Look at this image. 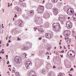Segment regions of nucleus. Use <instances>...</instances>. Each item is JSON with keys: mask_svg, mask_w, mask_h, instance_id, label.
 Returning <instances> with one entry per match:
<instances>
[{"mask_svg": "<svg viewBox=\"0 0 76 76\" xmlns=\"http://www.w3.org/2000/svg\"><path fill=\"white\" fill-rule=\"evenodd\" d=\"M15 76H20V75H19V73L18 72H16L15 73Z\"/></svg>", "mask_w": 76, "mask_h": 76, "instance_id": "obj_21", "label": "nucleus"}, {"mask_svg": "<svg viewBox=\"0 0 76 76\" xmlns=\"http://www.w3.org/2000/svg\"><path fill=\"white\" fill-rule=\"evenodd\" d=\"M41 37H40L38 39H39V40H41Z\"/></svg>", "mask_w": 76, "mask_h": 76, "instance_id": "obj_34", "label": "nucleus"}, {"mask_svg": "<svg viewBox=\"0 0 76 76\" xmlns=\"http://www.w3.org/2000/svg\"><path fill=\"white\" fill-rule=\"evenodd\" d=\"M3 30H2V32H1V33H3Z\"/></svg>", "mask_w": 76, "mask_h": 76, "instance_id": "obj_49", "label": "nucleus"}, {"mask_svg": "<svg viewBox=\"0 0 76 76\" xmlns=\"http://www.w3.org/2000/svg\"><path fill=\"white\" fill-rule=\"evenodd\" d=\"M7 47H8L9 46V44H8V43L7 44Z\"/></svg>", "mask_w": 76, "mask_h": 76, "instance_id": "obj_40", "label": "nucleus"}, {"mask_svg": "<svg viewBox=\"0 0 76 76\" xmlns=\"http://www.w3.org/2000/svg\"><path fill=\"white\" fill-rule=\"evenodd\" d=\"M74 37H75V39H76V36H75Z\"/></svg>", "mask_w": 76, "mask_h": 76, "instance_id": "obj_59", "label": "nucleus"}, {"mask_svg": "<svg viewBox=\"0 0 76 76\" xmlns=\"http://www.w3.org/2000/svg\"><path fill=\"white\" fill-rule=\"evenodd\" d=\"M59 45H61V42H59Z\"/></svg>", "mask_w": 76, "mask_h": 76, "instance_id": "obj_54", "label": "nucleus"}, {"mask_svg": "<svg viewBox=\"0 0 76 76\" xmlns=\"http://www.w3.org/2000/svg\"><path fill=\"white\" fill-rule=\"evenodd\" d=\"M54 48L55 49H56V47H54Z\"/></svg>", "mask_w": 76, "mask_h": 76, "instance_id": "obj_62", "label": "nucleus"}, {"mask_svg": "<svg viewBox=\"0 0 76 76\" xmlns=\"http://www.w3.org/2000/svg\"><path fill=\"white\" fill-rule=\"evenodd\" d=\"M36 74H35V72L33 71H31L29 73V76H35Z\"/></svg>", "mask_w": 76, "mask_h": 76, "instance_id": "obj_11", "label": "nucleus"}, {"mask_svg": "<svg viewBox=\"0 0 76 76\" xmlns=\"http://www.w3.org/2000/svg\"><path fill=\"white\" fill-rule=\"evenodd\" d=\"M63 51H61L60 52V53H64V50H63Z\"/></svg>", "mask_w": 76, "mask_h": 76, "instance_id": "obj_30", "label": "nucleus"}, {"mask_svg": "<svg viewBox=\"0 0 76 76\" xmlns=\"http://www.w3.org/2000/svg\"><path fill=\"white\" fill-rule=\"evenodd\" d=\"M45 1L44 0L43 1V3H44Z\"/></svg>", "mask_w": 76, "mask_h": 76, "instance_id": "obj_53", "label": "nucleus"}, {"mask_svg": "<svg viewBox=\"0 0 76 76\" xmlns=\"http://www.w3.org/2000/svg\"><path fill=\"white\" fill-rule=\"evenodd\" d=\"M22 5L23 7H26V4L25 3H23Z\"/></svg>", "mask_w": 76, "mask_h": 76, "instance_id": "obj_24", "label": "nucleus"}, {"mask_svg": "<svg viewBox=\"0 0 76 76\" xmlns=\"http://www.w3.org/2000/svg\"><path fill=\"white\" fill-rule=\"evenodd\" d=\"M53 30L54 31H58L60 29V24L59 23L53 24Z\"/></svg>", "mask_w": 76, "mask_h": 76, "instance_id": "obj_1", "label": "nucleus"}, {"mask_svg": "<svg viewBox=\"0 0 76 76\" xmlns=\"http://www.w3.org/2000/svg\"><path fill=\"white\" fill-rule=\"evenodd\" d=\"M38 9H40V10H42L44 9V7L43 6L39 5V6Z\"/></svg>", "mask_w": 76, "mask_h": 76, "instance_id": "obj_13", "label": "nucleus"}, {"mask_svg": "<svg viewBox=\"0 0 76 76\" xmlns=\"http://www.w3.org/2000/svg\"><path fill=\"white\" fill-rule=\"evenodd\" d=\"M64 39H65L66 41V42L67 44H69L70 43L71 41V39L69 37H65L64 38Z\"/></svg>", "mask_w": 76, "mask_h": 76, "instance_id": "obj_7", "label": "nucleus"}, {"mask_svg": "<svg viewBox=\"0 0 76 76\" xmlns=\"http://www.w3.org/2000/svg\"><path fill=\"white\" fill-rule=\"evenodd\" d=\"M10 5V6H12V5H13V4H12V3H11Z\"/></svg>", "mask_w": 76, "mask_h": 76, "instance_id": "obj_57", "label": "nucleus"}, {"mask_svg": "<svg viewBox=\"0 0 76 76\" xmlns=\"http://www.w3.org/2000/svg\"><path fill=\"white\" fill-rule=\"evenodd\" d=\"M69 76H72V75H70V74H69Z\"/></svg>", "mask_w": 76, "mask_h": 76, "instance_id": "obj_39", "label": "nucleus"}, {"mask_svg": "<svg viewBox=\"0 0 76 76\" xmlns=\"http://www.w3.org/2000/svg\"><path fill=\"white\" fill-rule=\"evenodd\" d=\"M34 31H36L37 29L38 31H39V33H41V32H42V31L41 30V28L40 29L39 28L38 29V28H34Z\"/></svg>", "mask_w": 76, "mask_h": 76, "instance_id": "obj_15", "label": "nucleus"}, {"mask_svg": "<svg viewBox=\"0 0 76 76\" xmlns=\"http://www.w3.org/2000/svg\"><path fill=\"white\" fill-rule=\"evenodd\" d=\"M15 9L17 10L18 12H19V11H20V8H19L18 7H15Z\"/></svg>", "mask_w": 76, "mask_h": 76, "instance_id": "obj_17", "label": "nucleus"}, {"mask_svg": "<svg viewBox=\"0 0 76 76\" xmlns=\"http://www.w3.org/2000/svg\"><path fill=\"white\" fill-rule=\"evenodd\" d=\"M9 61H8L7 63V64H9Z\"/></svg>", "mask_w": 76, "mask_h": 76, "instance_id": "obj_36", "label": "nucleus"}, {"mask_svg": "<svg viewBox=\"0 0 76 76\" xmlns=\"http://www.w3.org/2000/svg\"><path fill=\"white\" fill-rule=\"evenodd\" d=\"M19 1L22 2V1H24V0H19Z\"/></svg>", "mask_w": 76, "mask_h": 76, "instance_id": "obj_28", "label": "nucleus"}, {"mask_svg": "<svg viewBox=\"0 0 76 76\" xmlns=\"http://www.w3.org/2000/svg\"><path fill=\"white\" fill-rule=\"evenodd\" d=\"M72 33H74V32H75V31H74L73 30H72Z\"/></svg>", "mask_w": 76, "mask_h": 76, "instance_id": "obj_44", "label": "nucleus"}, {"mask_svg": "<svg viewBox=\"0 0 76 76\" xmlns=\"http://www.w3.org/2000/svg\"><path fill=\"white\" fill-rule=\"evenodd\" d=\"M69 57H72V54H69Z\"/></svg>", "mask_w": 76, "mask_h": 76, "instance_id": "obj_27", "label": "nucleus"}, {"mask_svg": "<svg viewBox=\"0 0 76 76\" xmlns=\"http://www.w3.org/2000/svg\"><path fill=\"white\" fill-rule=\"evenodd\" d=\"M67 13L68 15H72L74 13L73 9L72 8H69L67 11Z\"/></svg>", "mask_w": 76, "mask_h": 76, "instance_id": "obj_3", "label": "nucleus"}, {"mask_svg": "<svg viewBox=\"0 0 76 76\" xmlns=\"http://www.w3.org/2000/svg\"><path fill=\"white\" fill-rule=\"evenodd\" d=\"M49 54V53H48V52H47L46 53H45V55H47V54L48 55V54Z\"/></svg>", "mask_w": 76, "mask_h": 76, "instance_id": "obj_26", "label": "nucleus"}, {"mask_svg": "<svg viewBox=\"0 0 76 76\" xmlns=\"http://www.w3.org/2000/svg\"><path fill=\"white\" fill-rule=\"evenodd\" d=\"M9 3H8V7H10V5L9 4Z\"/></svg>", "mask_w": 76, "mask_h": 76, "instance_id": "obj_32", "label": "nucleus"}, {"mask_svg": "<svg viewBox=\"0 0 76 76\" xmlns=\"http://www.w3.org/2000/svg\"><path fill=\"white\" fill-rule=\"evenodd\" d=\"M30 13L31 15H33V14H34V11L32 10H31L30 11Z\"/></svg>", "mask_w": 76, "mask_h": 76, "instance_id": "obj_20", "label": "nucleus"}, {"mask_svg": "<svg viewBox=\"0 0 76 76\" xmlns=\"http://www.w3.org/2000/svg\"><path fill=\"white\" fill-rule=\"evenodd\" d=\"M1 53H2V50H1V52H0V54H1Z\"/></svg>", "mask_w": 76, "mask_h": 76, "instance_id": "obj_50", "label": "nucleus"}, {"mask_svg": "<svg viewBox=\"0 0 76 76\" xmlns=\"http://www.w3.org/2000/svg\"><path fill=\"white\" fill-rule=\"evenodd\" d=\"M53 12L54 15H57V13H58V10L57 9L54 8L53 9Z\"/></svg>", "mask_w": 76, "mask_h": 76, "instance_id": "obj_10", "label": "nucleus"}, {"mask_svg": "<svg viewBox=\"0 0 76 76\" xmlns=\"http://www.w3.org/2000/svg\"><path fill=\"white\" fill-rule=\"evenodd\" d=\"M53 69H56V67L55 66H53Z\"/></svg>", "mask_w": 76, "mask_h": 76, "instance_id": "obj_29", "label": "nucleus"}, {"mask_svg": "<svg viewBox=\"0 0 76 76\" xmlns=\"http://www.w3.org/2000/svg\"><path fill=\"white\" fill-rule=\"evenodd\" d=\"M2 28H4V26H2Z\"/></svg>", "mask_w": 76, "mask_h": 76, "instance_id": "obj_60", "label": "nucleus"}, {"mask_svg": "<svg viewBox=\"0 0 76 76\" xmlns=\"http://www.w3.org/2000/svg\"><path fill=\"white\" fill-rule=\"evenodd\" d=\"M3 52H2V54H4V51H3Z\"/></svg>", "mask_w": 76, "mask_h": 76, "instance_id": "obj_42", "label": "nucleus"}, {"mask_svg": "<svg viewBox=\"0 0 76 76\" xmlns=\"http://www.w3.org/2000/svg\"><path fill=\"white\" fill-rule=\"evenodd\" d=\"M64 48L65 49H66V48L65 47V46H64Z\"/></svg>", "mask_w": 76, "mask_h": 76, "instance_id": "obj_48", "label": "nucleus"}, {"mask_svg": "<svg viewBox=\"0 0 76 76\" xmlns=\"http://www.w3.org/2000/svg\"><path fill=\"white\" fill-rule=\"evenodd\" d=\"M35 55V54H31V56H34Z\"/></svg>", "mask_w": 76, "mask_h": 76, "instance_id": "obj_55", "label": "nucleus"}, {"mask_svg": "<svg viewBox=\"0 0 76 76\" xmlns=\"http://www.w3.org/2000/svg\"><path fill=\"white\" fill-rule=\"evenodd\" d=\"M31 63L32 64V62L30 61L27 62L26 63V67L28 69H29V66H30V64H31Z\"/></svg>", "mask_w": 76, "mask_h": 76, "instance_id": "obj_6", "label": "nucleus"}, {"mask_svg": "<svg viewBox=\"0 0 76 76\" xmlns=\"http://www.w3.org/2000/svg\"><path fill=\"white\" fill-rule=\"evenodd\" d=\"M70 71H72V70H73V69L72 68L70 70Z\"/></svg>", "mask_w": 76, "mask_h": 76, "instance_id": "obj_37", "label": "nucleus"}, {"mask_svg": "<svg viewBox=\"0 0 76 76\" xmlns=\"http://www.w3.org/2000/svg\"><path fill=\"white\" fill-rule=\"evenodd\" d=\"M39 19V17H35V19H34V21L35 22H38V19Z\"/></svg>", "mask_w": 76, "mask_h": 76, "instance_id": "obj_16", "label": "nucleus"}, {"mask_svg": "<svg viewBox=\"0 0 76 76\" xmlns=\"http://www.w3.org/2000/svg\"><path fill=\"white\" fill-rule=\"evenodd\" d=\"M59 20L60 22H64L65 20V19L64 17H60L59 18Z\"/></svg>", "mask_w": 76, "mask_h": 76, "instance_id": "obj_12", "label": "nucleus"}, {"mask_svg": "<svg viewBox=\"0 0 76 76\" xmlns=\"http://www.w3.org/2000/svg\"><path fill=\"white\" fill-rule=\"evenodd\" d=\"M6 39H7V37L6 38Z\"/></svg>", "mask_w": 76, "mask_h": 76, "instance_id": "obj_56", "label": "nucleus"}, {"mask_svg": "<svg viewBox=\"0 0 76 76\" xmlns=\"http://www.w3.org/2000/svg\"><path fill=\"white\" fill-rule=\"evenodd\" d=\"M11 66H11V65H9L8 66V67H11Z\"/></svg>", "mask_w": 76, "mask_h": 76, "instance_id": "obj_41", "label": "nucleus"}, {"mask_svg": "<svg viewBox=\"0 0 76 76\" xmlns=\"http://www.w3.org/2000/svg\"><path fill=\"white\" fill-rule=\"evenodd\" d=\"M38 12L39 13H40V14H41L42 13V12H39V11H38Z\"/></svg>", "mask_w": 76, "mask_h": 76, "instance_id": "obj_35", "label": "nucleus"}, {"mask_svg": "<svg viewBox=\"0 0 76 76\" xmlns=\"http://www.w3.org/2000/svg\"><path fill=\"white\" fill-rule=\"evenodd\" d=\"M58 0H52V1L53 3H56V2H57Z\"/></svg>", "mask_w": 76, "mask_h": 76, "instance_id": "obj_22", "label": "nucleus"}, {"mask_svg": "<svg viewBox=\"0 0 76 76\" xmlns=\"http://www.w3.org/2000/svg\"><path fill=\"white\" fill-rule=\"evenodd\" d=\"M19 40H20V39L19 38V37H18V40L19 41Z\"/></svg>", "mask_w": 76, "mask_h": 76, "instance_id": "obj_33", "label": "nucleus"}, {"mask_svg": "<svg viewBox=\"0 0 76 76\" xmlns=\"http://www.w3.org/2000/svg\"><path fill=\"white\" fill-rule=\"evenodd\" d=\"M6 57H8V55H6Z\"/></svg>", "mask_w": 76, "mask_h": 76, "instance_id": "obj_47", "label": "nucleus"}, {"mask_svg": "<svg viewBox=\"0 0 76 76\" xmlns=\"http://www.w3.org/2000/svg\"><path fill=\"white\" fill-rule=\"evenodd\" d=\"M71 22L70 21H68L66 23V27L68 29H70L72 26V25L70 23Z\"/></svg>", "mask_w": 76, "mask_h": 76, "instance_id": "obj_5", "label": "nucleus"}, {"mask_svg": "<svg viewBox=\"0 0 76 76\" xmlns=\"http://www.w3.org/2000/svg\"><path fill=\"white\" fill-rule=\"evenodd\" d=\"M13 20L14 21V20H15V18H13Z\"/></svg>", "mask_w": 76, "mask_h": 76, "instance_id": "obj_63", "label": "nucleus"}, {"mask_svg": "<svg viewBox=\"0 0 76 76\" xmlns=\"http://www.w3.org/2000/svg\"><path fill=\"white\" fill-rule=\"evenodd\" d=\"M60 56H61V57H63V55H60Z\"/></svg>", "mask_w": 76, "mask_h": 76, "instance_id": "obj_46", "label": "nucleus"}, {"mask_svg": "<svg viewBox=\"0 0 76 76\" xmlns=\"http://www.w3.org/2000/svg\"><path fill=\"white\" fill-rule=\"evenodd\" d=\"M31 45H32V43L29 42H26L25 43V45L27 46V48H29V47L31 48Z\"/></svg>", "mask_w": 76, "mask_h": 76, "instance_id": "obj_8", "label": "nucleus"}, {"mask_svg": "<svg viewBox=\"0 0 76 76\" xmlns=\"http://www.w3.org/2000/svg\"><path fill=\"white\" fill-rule=\"evenodd\" d=\"M48 76H50V74H48Z\"/></svg>", "mask_w": 76, "mask_h": 76, "instance_id": "obj_64", "label": "nucleus"}, {"mask_svg": "<svg viewBox=\"0 0 76 76\" xmlns=\"http://www.w3.org/2000/svg\"><path fill=\"white\" fill-rule=\"evenodd\" d=\"M70 18V17H68V19H69Z\"/></svg>", "mask_w": 76, "mask_h": 76, "instance_id": "obj_51", "label": "nucleus"}, {"mask_svg": "<svg viewBox=\"0 0 76 76\" xmlns=\"http://www.w3.org/2000/svg\"><path fill=\"white\" fill-rule=\"evenodd\" d=\"M58 76H63V74L61 73H59L58 74Z\"/></svg>", "mask_w": 76, "mask_h": 76, "instance_id": "obj_23", "label": "nucleus"}, {"mask_svg": "<svg viewBox=\"0 0 76 76\" xmlns=\"http://www.w3.org/2000/svg\"><path fill=\"white\" fill-rule=\"evenodd\" d=\"M15 61L16 63L21 64L22 63V61L20 60V58L18 56H17L15 58Z\"/></svg>", "mask_w": 76, "mask_h": 76, "instance_id": "obj_2", "label": "nucleus"}, {"mask_svg": "<svg viewBox=\"0 0 76 76\" xmlns=\"http://www.w3.org/2000/svg\"><path fill=\"white\" fill-rule=\"evenodd\" d=\"M7 73L8 75V76H10V72L9 71L7 72Z\"/></svg>", "mask_w": 76, "mask_h": 76, "instance_id": "obj_25", "label": "nucleus"}, {"mask_svg": "<svg viewBox=\"0 0 76 76\" xmlns=\"http://www.w3.org/2000/svg\"><path fill=\"white\" fill-rule=\"evenodd\" d=\"M15 16H14V18H17V15L16 14H15Z\"/></svg>", "mask_w": 76, "mask_h": 76, "instance_id": "obj_31", "label": "nucleus"}, {"mask_svg": "<svg viewBox=\"0 0 76 76\" xmlns=\"http://www.w3.org/2000/svg\"><path fill=\"white\" fill-rule=\"evenodd\" d=\"M49 58H50V56H48L47 59H48Z\"/></svg>", "mask_w": 76, "mask_h": 76, "instance_id": "obj_38", "label": "nucleus"}, {"mask_svg": "<svg viewBox=\"0 0 76 76\" xmlns=\"http://www.w3.org/2000/svg\"><path fill=\"white\" fill-rule=\"evenodd\" d=\"M9 42H11V41H10V40H9V41H8Z\"/></svg>", "mask_w": 76, "mask_h": 76, "instance_id": "obj_43", "label": "nucleus"}, {"mask_svg": "<svg viewBox=\"0 0 76 76\" xmlns=\"http://www.w3.org/2000/svg\"><path fill=\"white\" fill-rule=\"evenodd\" d=\"M45 36L46 38L50 39L51 38V35L50 33H46L45 34Z\"/></svg>", "mask_w": 76, "mask_h": 76, "instance_id": "obj_9", "label": "nucleus"}, {"mask_svg": "<svg viewBox=\"0 0 76 76\" xmlns=\"http://www.w3.org/2000/svg\"><path fill=\"white\" fill-rule=\"evenodd\" d=\"M9 70H10V71H11V69H10V68H9Z\"/></svg>", "mask_w": 76, "mask_h": 76, "instance_id": "obj_52", "label": "nucleus"}, {"mask_svg": "<svg viewBox=\"0 0 76 76\" xmlns=\"http://www.w3.org/2000/svg\"><path fill=\"white\" fill-rule=\"evenodd\" d=\"M74 67H75V68L76 67V66L75 65L74 66Z\"/></svg>", "mask_w": 76, "mask_h": 76, "instance_id": "obj_61", "label": "nucleus"}, {"mask_svg": "<svg viewBox=\"0 0 76 76\" xmlns=\"http://www.w3.org/2000/svg\"><path fill=\"white\" fill-rule=\"evenodd\" d=\"M27 50V48H26L25 46H23V48H21V50Z\"/></svg>", "mask_w": 76, "mask_h": 76, "instance_id": "obj_18", "label": "nucleus"}, {"mask_svg": "<svg viewBox=\"0 0 76 76\" xmlns=\"http://www.w3.org/2000/svg\"><path fill=\"white\" fill-rule=\"evenodd\" d=\"M27 55L25 53H23V56L24 58H26V56H27Z\"/></svg>", "mask_w": 76, "mask_h": 76, "instance_id": "obj_19", "label": "nucleus"}, {"mask_svg": "<svg viewBox=\"0 0 76 76\" xmlns=\"http://www.w3.org/2000/svg\"><path fill=\"white\" fill-rule=\"evenodd\" d=\"M60 49H61L62 47L61 46H60Z\"/></svg>", "mask_w": 76, "mask_h": 76, "instance_id": "obj_45", "label": "nucleus"}, {"mask_svg": "<svg viewBox=\"0 0 76 76\" xmlns=\"http://www.w3.org/2000/svg\"><path fill=\"white\" fill-rule=\"evenodd\" d=\"M23 23V21L20 20L18 24L20 26L22 27V24Z\"/></svg>", "mask_w": 76, "mask_h": 76, "instance_id": "obj_14", "label": "nucleus"}, {"mask_svg": "<svg viewBox=\"0 0 76 76\" xmlns=\"http://www.w3.org/2000/svg\"><path fill=\"white\" fill-rule=\"evenodd\" d=\"M70 31L69 30L64 31V34L65 37H69V36L70 35Z\"/></svg>", "mask_w": 76, "mask_h": 76, "instance_id": "obj_4", "label": "nucleus"}, {"mask_svg": "<svg viewBox=\"0 0 76 76\" xmlns=\"http://www.w3.org/2000/svg\"><path fill=\"white\" fill-rule=\"evenodd\" d=\"M12 76H14V74H12Z\"/></svg>", "mask_w": 76, "mask_h": 76, "instance_id": "obj_58", "label": "nucleus"}]
</instances>
